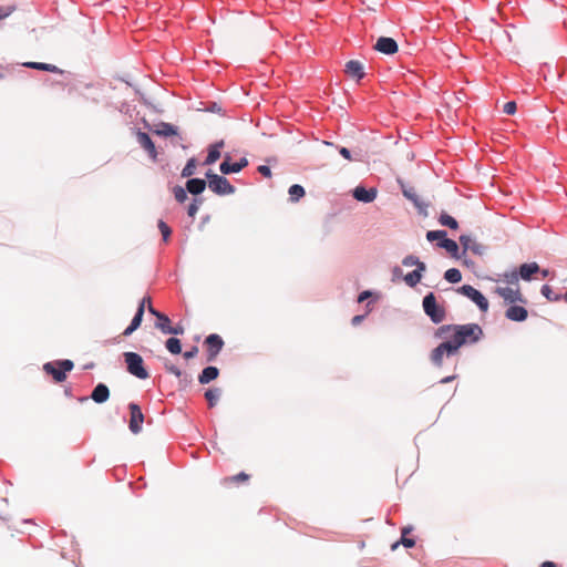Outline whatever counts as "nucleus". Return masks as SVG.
<instances>
[{"mask_svg":"<svg viewBox=\"0 0 567 567\" xmlns=\"http://www.w3.org/2000/svg\"><path fill=\"white\" fill-rule=\"evenodd\" d=\"M164 364H165V368L168 370V372L175 374L176 377H181L182 375L181 370L176 365L171 364L167 359L165 360Z\"/></svg>","mask_w":567,"mask_h":567,"instance_id":"42","label":"nucleus"},{"mask_svg":"<svg viewBox=\"0 0 567 567\" xmlns=\"http://www.w3.org/2000/svg\"><path fill=\"white\" fill-rule=\"evenodd\" d=\"M460 244L464 248V250H470L475 255L482 256L485 251V247L477 243L475 238H473L471 235H461L460 236Z\"/></svg>","mask_w":567,"mask_h":567,"instance_id":"10","label":"nucleus"},{"mask_svg":"<svg viewBox=\"0 0 567 567\" xmlns=\"http://www.w3.org/2000/svg\"><path fill=\"white\" fill-rule=\"evenodd\" d=\"M403 195L408 199L412 200L415 205H417L419 197H417V195L415 194V192L413 189H409V190L404 189L403 190Z\"/></svg>","mask_w":567,"mask_h":567,"instance_id":"44","label":"nucleus"},{"mask_svg":"<svg viewBox=\"0 0 567 567\" xmlns=\"http://www.w3.org/2000/svg\"><path fill=\"white\" fill-rule=\"evenodd\" d=\"M439 221L441 225L446 226L451 229H457L458 227L457 220L446 213L440 215Z\"/></svg>","mask_w":567,"mask_h":567,"instance_id":"30","label":"nucleus"},{"mask_svg":"<svg viewBox=\"0 0 567 567\" xmlns=\"http://www.w3.org/2000/svg\"><path fill=\"white\" fill-rule=\"evenodd\" d=\"M353 197L361 203H372L378 195V190L374 187L365 188L363 186H357L352 193Z\"/></svg>","mask_w":567,"mask_h":567,"instance_id":"9","label":"nucleus"},{"mask_svg":"<svg viewBox=\"0 0 567 567\" xmlns=\"http://www.w3.org/2000/svg\"><path fill=\"white\" fill-rule=\"evenodd\" d=\"M203 198H194L193 202L188 205L187 214L190 218H194L203 204Z\"/></svg>","mask_w":567,"mask_h":567,"instance_id":"36","label":"nucleus"},{"mask_svg":"<svg viewBox=\"0 0 567 567\" xmlns=\"http://www.w3.org/2000/svg\"><path fill=\"white\" fill-rule=\"evenodd\" d=\"M424 312L431 318L434 323H440L445 318V310L443 307L437 306L433 292L427 293L423 298Z\"/></svg>","mask_w":567,"mask_h":567,"instance_id":"4","label":"nucleus"},{"mask_svg":"<svg viewBox=\"0 0 567 567\" xmlns=\"http://www.w3.org/2000/svg\"><path fill=\"white\" fill-rule=\"evenodd\" d=\"M140 303H143V310H144V309H145V305H147V303H148V305H150V303H152V302H151V298H150V297H144V298L141 300V302H140Z\"/></svg>","mask_w":567,"mask_h":567,"instance_id":"56","label":"nucleus"},{"mask_svg":"<svg viewBox=\"0 0 567 567\" xmlns=\"http://www.w3.org/2000/svg\"><path fill=\"white\" fill-rule=\"evenodd\" d=\"M186 192H187V189H185L184 187L178 186V185L174 186V188H173L174 197L178 203H184L187 199Z\"/></svg>","mask_w":567,"mask_h":567,"instance_id":"39","label":"nucleus"},{"mask_svg":"<svg viewBox=\"0 0 567 567\" xmlns=\"http://www.w3.org/2000/svg\"><path fill=\"white\" fill-rule=\"evenodd\" d=\"M228 158L229 157L227 156L219 166V169L224 175L238 173L248 165V159L246 157H241L238 162L235 163H229Z\"/></svg>","mask_w":567,"mask_h":567,"instance_id":"11","label":"nucleus"},{"mask_svg":"<svg viewBox=\"0 0 567 567\" xmlns=\"http://www.w3.org/2000/svg\"><path fill=\"white\" fill-rule=\"evenodd\" d=\"M148 311H150L152 315L156 316V317H157V315H162L161 312H158V311H157V310L152 306V303H150V305H148Z\"/></svg>","mask_w":567,"mask_h":567,"instance_id":"53","label":"nucleus"},{"mask_svg":"<svg viewBox=\"0 0 567 567\" xmlns=\"http://www.w3.org/2000/svg\"><path fill=\"white\" fill-rule=\"evenodd\" d=\"M496 291L507 302L513 303L515 301L522 300V295L518 289H513L511 287H498Z\"/></svg>","mask_w":567,"mask_h":567,"instance_id":"16","label":"nucleus"},{"mask_svg":"<svg viewBox=\"0 0 567 567\" xmlns=\"http://www.w3.org/2000/svg\"><path fill=\"white\" fill-rule=\"evenodd\" d=\"M198 350L196 347L192 348L189 351H185L183 354H197Z\"/></svg>","mask_w":567,"mask_h":567,"instance_id":"57","label":"nucleus"},{"mask_svg":"<svg viewBox=\"0 0 567 567\" xmlns=\"http://www.w3.org/2000/svg\"><path fill=\"white\" fill-rule=\"evenodd\" d=\"M326 145H329V146H332V143L330 142H324Z\"/></svg>","mask_w":567,"mask_h":567,"instance_id":"64","label":"nucleus"},{"mask_svg":"<svg viewBox=\"0 0 567 567\" xmlns=\"http://www.w3.org/2000/svg\"><path fill=\"white\" fill-rule=\"evenodd\" d=\"M218 369L216 367H207L203 370L202 374L198 377V381L202 384L209 383L218 377Z\"/></svg>","mask_w":567,"mask_h":567,"instance_id":"23","label":"nucleus"},{"mask_svg":"<svg viewBox=\"0 0 567 567\" xmlns=\"http://www.w3.org/2000/svg\"><path fill=\"white\" fill-rule=\"evenodd\" d=\"M504 112L508 115H512L516 112V103L514 101H509L504 105Z\"/></svg>","mask_w":567,"mask_h":567,"instance_id":"45","label":"nucleus"},{"mask_svg":"<svg viewBox=\"0 0 567 567\" xmlns=\"http://www.w3.org/2000/svg\"><path fill=\"white\" fill-rule=\"evenodd\" d=\"M422 275L419 271H411L404 276V281L409 287H415L421 281Z\"/></svg>","mask_w":567,"mask_h":567,"instance_id":"33","label":"nucleus"},{"mask_svg":"<svg viewBox=\"0 0 567 567\" xmlns=\"http://www.w3.org/2000/svg\"><path fill=\"white\" fill-rule=\"evenodd\" d=\"M564 299L567 302V291L565 292Z\"/></svg>","mask_w":567,"mask_h":567,"instance_id":"63","label":"nucleus"},{"mask_svg":"<svg viewBox=\"0 0 567 567\" xmlns=\"http://www.w3.org/2000/svg\"><path fill=\"white\" fill-rule=\"evenodd\" d=\"M184 331L183 327L177 324V326H172L169 330H167V334H182Z\"/></svg>","mask_w":567,"mask_h":567,"instance_id":"48","label":"nucleus"},{"mask_svg":"<svg viewBox=\"0 0 567 567\" xmlns=\"http://www.w3.org/2000/svg\"><path fill=\"white\" fill-rule=\"evenodd\" d=\"M208 187L212 192L219 196L230 195L235 193V187L229 181L220 175L213 173L210 169L206 173Z\"/></svg>","mask_w":567,"mask_h":567,"instance_id":"3","label":"nucleus"},{"mask_svg":"<svg viewBox=\"0 0 567 567\" xmlns=\"http://www.w3.org/2000/svg\"><path fill=\"white\" fill-rule=\"evenodd\" d=\"M504 277H505V280L508 284H514V282H517V280L519 278V272L518 271H512V272L505 274Z\"/></svg>","mask_w":567,"mask_h":567,"instance_id":"43","label":"nucleus"},{"mask_svg":"<svg viewBox=\"0 0 567 567\" xmlns=\"http://www.w3.org/2000/svg\"><path fill=\"white\" fill-rule=\"evenodd\" d=\"M220 393H221L220 389H217V388L208 389L205 392V399L207 400L209 408L215 406V404L217 403V401L220 398Z\"/></svg>","mask_w":567,"mask_h":567,"instance_id":"27","label":"nucleus"},{"mask_svg":"<svg viewBox=\"0 0 567 567\" xmlns=\"http://www.w3.org/2000/svg\"><path fill=\"white\" fill-rule=\"evenodd\" d=\"M399 543H395L392 548L395 549L398 547Z\"/></svg>","mask_w":567,"mask_h":567,"instance_id":"62","label":"nucleus"},{"mask_svg":"<svg viewBox=\"0 0 567 567\" xmlns=\"http://www.w3.org/2000/svg\"><path fill=\"white\" fill-rule=\"evenodd\" d=\"M374 49L381 53L391 55L398 52V43L393 38L381 37L377 40Z\"/></svg>","mask_w":567,"mask_h":567,"instance_id":"8","label":"nucleus"},{"mask_svg":"<svg viewBox=\"0 0 567 567\" xmlns=\"http://www.w3.org/2000/svg\"><path fill=\"white\" fill-rule=\"evenodd\" d=\"M411 530V527H405L402 529V537L400 543L406 548H412L415 546V540L406 537V534H409Z\"/></svg>","mask_w":567,"mask_h":567,"instance_id":"37","label":"nucleus"},{"mask_svg":"<svg viewBox=\"0 0 567 567\" xmlns=\"http://www.w3.org/2000/svg\"><path fill=\"white\" fill-rule=\"evenodd\" d=\"M137 141H138L140 145L148 153V155L153 159H156L157 152H156L155 145H154L152 138L150 137V135L144 132H138Z\"/></svg>","mask_w":567,"mask_h":567,"instance_id":"14","label":"nucleus"},{"mask_svg":"<svg viewBox=\"0 0 567 567\" xmlns=\"http://www.w3.org/2000/svg\"><path fill=\"white\" fill-rule=\"evenodd\" d=\"M249 478H250V476L248 474H246L245 472H240L236 475L224 477L221 480V484L224 486H230L233 484L246 483V482H248Z\"/></svg>","mask_w":567,"mask_h":567,"instance_id":"22","label":"nucleus"},{"mask_svg":"<svg viewBox=\"0 0 567 567\" xmlns=\"http://www.w3.org/2000/svg\"><path fill=\"white\" fill-rule=\"evenodd\" d=\"M363 318H364V317H363V316H360V315H359V316H354V317L352 318V324H353V326L359 324V323L363 320Z\"/></svg>","mask_w":567,"mask_h":567,"instance_id":"52","label":"nucleus"},{"mask_svg":"<svg viewBox=\"0 0 567 567\" xmlns=\"http://www.w3.org/2000/svg\"><path fill=\"white\" fill-rule=\"evenodd\" d=\"M452 379H453V377H447V378L442 379V382L446 383V382L451 381Z\"/></svg>","mask_w":567,"mask_h":567,"instance_id":"59","label":"nucleus"},{"mask_svg":"<svg viewBox=\"0 0 567 567\" xmlns=\"http://www.w3.org/2000/svg\"><path fill=\"white\" fill-rule=\"evenodd\" d=\"M289 199L292 203H297L301 197L305 196V188L301 185H291L288 189Z\"/></svg>","mask_w":567,"mask_h":567,"instance_id":"26","label":"nucleus"},{"mask_svg":"<svg viewBox=\"0 0 567 567\" xmlns=\"http://www.w3.org/2000/svg\"><path fill=\"white\" fill-rule=\"evenodd\" d=\"M344 72L350 76L360 81L364 78L365 73L363 70V65L358 60H350L346 63Z\"/></svg>","mask_w":567,"mask_h":567,"instance_id":"12","label":"nucleus"},{"mask_svg":"<svg viewBox=\"0 0 567 567\" xmlns=\"http://www.w3.org/2000/svg\"><path fill=\"white\" fill-rule=\"evenodd\" d=\"M109 396L110 390L103 383H99L91 394L92 400L96 403H104L105 401H107Z\"/></svg>","mask_w":567,"mask_h":567,"instance_id":"18","label":"nucleus"},{"mask_svg":"<svg viewBox=\"0 0 567 567\" xmlns=\"http://www.w3.org/2000/svg\"><path fill=\"white\" fill-rule=\"evenodd\" d=\"M223 143L214 144L209 147L208 154L205 159V165L214 164L220 157V151Z\"/></svg>","mask_w":567,"mask_h":567,"instance_id":"25","label":"nucleus"},{"mask_svg":"<svg viewBox=\"0 0 567 567\" xmlns=\"http://www.w3.org/2000/svg\"><path fill=\"white\" fill-rule=\"evenodd\" d=\"M157 135L172 136L177 134L176 127L169 123H161L156 130Z\"/></svg>","mask_w":567,"mask_h":567,"instance_id":"31","label":"nucleus"},{"mask_svg":"<svg viewBox=\"0 0 567 567\" xmlns=\"http://www.w3.org/2000/svg\"><path fill=\"white\" fill-rule=\"evenodd\" d=\"M122 354L130 355V354H136V353H135V352L127 351V352H123Z\"/></svg>","mask_w":567,"mask_h":567,"instance_id":"61","label":"nucleus"},{"mask_svg":"<svg viewBox=\"0 0 567 567\" xmlns=\"http://www.w3.org/2000/svg\"><path fill=\"white\" fill-rule=\"evenodd\" d=\"M505 316L512 321L522 322L526 320L528 312L522 306H511L507 308Z\"/></svg>","mask_w":567,"mask_h":567,"instance_id":"15","label":"nucleus"},{"mask_svg":"<svg viewBox=\"0 0 567 567\" xmlns=\"http://www.w3.org/2000/svg\"><path fill=\"white\" fill-rule=\"evenodd\" d=\"M539 272H542L543 278H546L549 275V270H547V269H543Z\"/></svg>","mask_w":567,"mask_h":567,"instance_id":"58","label":"nucleus"},{"mask_svg":"<svg viewBox=\"0 0 567 567\" xmlns=\"http://www.w3.org/2000/svg\"><path fill=\"white\" fill-rule=\"evenodd\" d=\"M156 327L165 334L171 329V319L166 315H157Z\"/></svg>","mask_w":567,"mask_h":567,"instance_id":"32","label":"nucleus"},{"mask_svg":"<svg viewBox=\"0 0 567 567\" xmlns=\"http://www.w3.org/2000/svg\"><path fill=\"white\" fill-rule=\"evenodd\" d=\"M446 236V231L445 230H430L426 233V239L429 241H440V240H443Z\"/></svg>","mask_w":567,"mask_h":567,"instance_id":"38","label":"nucleus"},{"mask_svg":"<svg viewBox=\"0 0 567 567\" xmlns=\"http://www.w3.org/2000/svg\"><path fill=\"white\" fill-rule=\"evenodd\" d=\"M540 292L548 301L559 300V296L548 285H544L540 289Z\"/></svg>","mask_w":567,"mask_h":567,"instance_id":"35","label":"nucleus"},{"mask_svg":"<svg viewBox=\"0 0 567 567\" xmlns=\"http://www.w3.org/2000/svg\"><path fill=\"white\" fill-rule=\"evenodd\" d=\"M394 275H398L401 272V269L399 267H395L394 270H393Z\"/></svg>","mask_w":567,"mask_h":567,"instance_id":"60","label":"nucleus"},{"mask_svg":"<svg viewBox=\"0 0 567 567\" xmlns=\"http://www.w3.org/2000/svg\"><path fill=\"white\" fill-rule=\"evenodd\" d=\"M540 271V268L537 262H527L523 264L519 267V278L523 280H530L533 275L538 274Z\"/></svg>","mask_w":567,"mask_h":567,"instance_id":"17","label":"nucleus"},{"mask_svg":"<svg viewBox=\"0 0 567 567\" xmlns=\"http://www.w3.org/2000/svg\"><path fill=\"white\" fill-rule=\"evenodd\" d=\"M131 412V419L128 423V427L131 432L137 434L142 430V424L144 422V415L142 413L141 408L136 403H130L128 405Z\"/></svg>","mask_w":567,"mask_h":567,"instance_id":"7","label":"nucleus"},{"mask_svg":"<svg viewBox=\"0 0 567 567\" xmlns=\"http://www.w3.org/2000/svg\"><path fill=\"white\" fill-rule=\"evenodd\" d=\"M540 567H557L555 563L553 561H544L540 564Z\"/></svg>","mask_w":567,"mask_h":567,"instance_id":"54","label":"nucleus"},{"mask_svg":"<svg viewBox=\"0 0 567 567\" xmlns=\"http://www.w3.org/2000/svg\"><path fill=\"white\" fill-rule=\"evenodd\" d=\"M415 267L416 268L414 269V271H419L420 275H422L426 269L425 264L423 261H421L420 259H419V262L415 265Z\"/></svg>","mask_w":567,"mask_h":567,"instance_id":"49","label":"nucleus"},{"mask_svg":"<svg viewBox=\"0 0 567 567\" xmlns=\"http://www.w3.org/2000/svg\"><path fill=\"white\" fill-rule=\"evenodd\" d=\"M258 172L265 176V177H270L271 176V169L269 166L267 165H260L258 166Z\"/></svg>","mask_w":567,"mask_h":567,"instance_id":"47","label":"nucleus"},{"mask_svg":"<svg viewBox=\"0 0 567 567\" xmlns=\"http://www.w3.org/2000/svg\"><path fill=\"white\" fill-rule=\"evenodd\" d=\"M444 279L451 284H457L462 280V274L457 268L447 269Z\"/></svg>","mask_w":567,"mask_h":567,"instance_id":"28","label":"nucleus"},{"mask_svg":"<svg viewBox=\"0 0 567 567\" xmlns=\"http://www.w3.org/2000/svg\"><path fill=\"white\" fill-rule=\"evenodd\" d=\"M165 347L172 354H182L181 341L177 338L167 339Z\"/></svg>","mask_w":567,"mask_h":567,"instance_id":"29","label":"nucleus"},{"mask_svg":"<svg viewBox=\"0 0 567 567\" xmlns=\"http://www.w3.org/2000/svg\"><path fill=\"white\" fill-rule=\"evenodd\" d=\"M371 296V292L369 290L362 291L358 297V302H363L365 299H368Z\"/></svg>","mask_w":567,"mask_h":567,"instance_id":"50","label":"nucleus"},{"mask_svg":"<svg viewBox=\"0 0 567 567\" xmlns=\"http://www.w3.org/2000/svg\"><path fill=\"white\" fill-rule=\"evenodd\" d=\"M24 66L27 68H30V69H35V70H41V71H47V72H52V73H62V70L59 69L56 65L54 64H49V63H42V62H27L23 64Z\"/></svg>","mask_w":567,"mask_h":567,"instance_id":"21","label":"nucleus"},{"mask_svg":"<svg viewBox=\"0 0 567 567\" xmlns=\"http://www.w3.org/2000/svg\"><path fill=\"white\" fill-rule=\"evenodd\" d=\"M338 151L342 157H344L348 161H354L355 158L352 157L351 152L347 147H338Z\"/></svg>","mask_w":567,"mask_h":567,"instance_id":"46","label":"nucleus"},{"mask_svg":"<svg viewBox=\"0 0 567 567\" xmlns=\"http://www.w3.org/2000/svg\"><path fill=\"white\" fill-rule=\"evenodd\" d=\"M11 13V9L8 7H0V19L8 17Z\"/></svg>","mask_w":567,"mask_h":567,"instance_id":"51","label":"nucleus"},{"mask_svg":"<svg viewBox=\"0 0 567 567\" xmlns=\"http://www.w3.org/2000/svg\"><path fill=\"white\" fill-rule=\"evenodd\" d=\"M444 357L437 355L433 357V361L436 365H441Z\"/></svg>","mask_w":567,"mask_h":567,"instance_id":"55","label":"nucleus"},{"mask_svg":"<svg viewBox=\"0 0 567 567\" xmlns=\"http://www.w3.org/2000/svg\"><path fill=\"white\" fill-rule=\"evenodd\" d=\"M445 341L432 350L431 354H451L461 347L472 346L483 339L484 332L477 323L449 324L440 328Z\"/></svg>","mask_w":567,"mask_h":567,"instance_id":"1","label":"nucleus"},{"mask_svg":"<svg viewBox=\"0 0 567 567\" xmlns=\"http://www.w3.org/2000/svg\"><path fill=\"white\" fill-rule=\"evenodd\" d=\"M125 358H126L127 371L131 374H133L134 377L142 379V380L148 378V372L144 367L142 357H125Z\"/></svg>","mask_w":567,"mask_h":567,"instance_id":"6","label":"nucleus"},{"mask_svg":"<svg viewBox=\"0 0 567 567\" xmlns=\"http://www.w3.org/2000/svg\"><path fill=\"white\" fill-rule=\"evenodd\" d=\"M197 162L194 157L189 158L182 171V177H190L195 174Z\"/></svg>","mask_w":567,"mask_h":567,"instance_id":"34","label":"nucleus"},{"mask_svg":"<svg viewBox=\"0 0 567 567\" xmlns=\"http://www.w3.org/2000/svg\"><path fill=\"white\" fill-rule=\"evenodd\" d=\"M158 229H159V231H161V234L163 236V240L167 241L169 236H171V234H172V230H171L169 226L165 221L159 220L158 221Z\"/></svg>","mask_w":567,"mask_h":567,"instance_id":"40","label":"nucleus"},{"mask_svg":"<svg viewBox=\"0 0 567 567\" xmlns=\"http://www.w3.org/2000/svg\"><path fill=\"white\" fill-rule=\"evenodd\" d=\"M143 316H144L143 303H140L138 308L136 310V313L134 315L130 326L124 330L123 334L130 336L133 331H135L141 326Z\"/></svg>","mask_w":567,"mask_h":567,"instance_id":"20","label":"nucleus"},{"mask_svg":"<svg viewBox=\"0 0 567 567\" xmlns=\"http://www.w3.org/2000/svg\"><path fill=\"white\" fill-rule=\"evenodd\" d=\"M206 188V182L202 178H190L186 182V189L192 195H199L202 194Z\"/></svg>","mask_w":567,"mask_h":567,"instance_id":"19","label":"nucleus"},{"mask_svg":"<svg viewBox=\"0 0 567 567\" xmlns=\"http://www.w3.org/2000/svg\"><path fill=\"white\" fill-rule=\"evenodd\" d=\"M224 346V341L219 334H209L205 340L207 354H218Z\"/></svg>","mask_w":567,"mask_h":567,"instance_id":"13","label":"nucleus"},{"mask_svg":"<svg viewBox=\"0 0 567 567\" xmlns=\"http://www.w3.org/2000/svg\"><path fill=\"white\" fill-rule=\"evenodd\" d=\"M458 292L471 299L481 311H487L488 301L484 295L471 285H463L458 288Z\"/></svg>","mask_w":567,"mask_h":567,"instance_id":"5","label":"nucleus"},{"mask_svg":"<svg viewBox=\"0 0 567 567\" xmlns=\"http://www.w3.org/2000/svg\"><path fill=\"white\" fill-rule=\"evenodd\" d=\"M440 248H444L452 256H456L458 251V245L453 239H450L445 236L443 240H440L436 244Z\"/></svg>","mask_w":567,"mask_h":567,"instance_id":"24","label":"nucleus"},{"mask_svg":"<svg viewBox=\"0 0 567 567\" xmlns=\"http://www.w3.org/2000/svg\"><path fill=\"white\" fill-rule=\"evenodd\" d=\"M74 368V363L71 360H55L47 362L43 365V371L51 375L54 382L61 383L65 381L68 372Z\"/></svg>","mask_w":567,"mask_h":567,"instance_id":"2","label":"nucleus"},{"mask_svg":"<svg viewBox=\"0 0 567 567\" xmlns=\"http://www.w3.org/2000/svg\"><path fill=\"white\" fill-rule=\"evenodd\" d=\"M417 262H419V258L414 255H408L402 260V265L405 267L415 266Z\"/></svg>","mask_w":567,"mask_h":567,"instance_id":"41","label":"nucleus"}]
</instances>
